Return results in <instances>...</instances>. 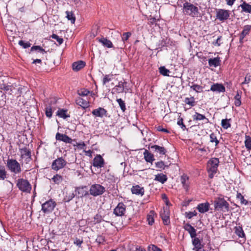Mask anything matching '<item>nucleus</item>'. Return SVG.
Listing matches in <instances>:
<instances>
[{
  "instance_id": "nucleus-1",
  "label": "nucleus",
  "mask_w": 251,
  "mask_h": 251,
  "mask_svg": "<svg viewBox=\"0 0 251 251\" xmlns=\"http://www.w3.org/2000/svg\"><path fill=\"white\" fill-rule=\"evenodd\" d=\"M183 11L184 14L193 17H198L199 14L198 8L188 2L183 3Z\"/></svg>"
},
{
  "instance_id": "nucleus-2",
  "label": "nucleus",
  "mask_w": 251,
  "mask_h": 251,
  "mask_svg": "<svg viewBox=\"0 0 251 251\" xmlns=\"http://www.w3.org/2000/svg\"><path fill=\"white\" fill-rule=\"evenodd\" d=\"M214 208L216 211H228L229 204L224 198L218 197L214 201Z\"/></svg>"
},
{
  "instance_id": "nucleus-3",
  "label": "nucleus",
  "mask_w": 251,
  "mask_h": 251,
  "mask_svg": "<svg viewBox=\"0 0 251 251\" xmlns=\"http://www.w3.org/2000/svg\"><path fill=\"white\" fill-rule=\"evenodd\" d=\"M7 167L11 173L15 174H19L22 172L21 165L16 159H8Z\"/></svg>"
},
{
  "instance_id": "nucleus-4",
  "label": "nucleus",
  "mask_w": 251,
  "mask_h": 251,
  "mask_svg": "<svg viewBox=\"0 0 251 251\" xmlns=\"http://www.w3.org/2000/svg\"><path fill=\"white\" fill-rule=\"evenodd\" d=\"M17 186L21 191L26 193H30L31 190V186L26 179L19 178L17 180Z\"/></svg>"
},
{
  "instance_id": "nucleus-5",
  "label": "nucleus",
  "mask_w": 251,
  "mask_h": 251,
  "mask_svg": "<svg viewBox=\"0 0 251 251\" xmlns=\"http://www.w3.org/2000/svg\"><path fill=\"white\" fill-rule=\"evenodd\" d=\"M105 191V188L99 184L92 185L89 190L90 194L94 197L102 195Z\"/></svg>"
},
{
  "instance_id": "nucleus-6",
  "label": "nucleus",
  "mask_w": 251,
  "mask_h": 251,
  "mask_svg": "<svg viewBox=\"0 0 251 251\" xmlns=\"http://www.w3.org/2000/svg\"><path fill=\"white\" fill-rule=\"evenodd\" d=\"M56 205V202L50 199L42 204V210L45 213H49L53 211Z\"/></svg>"
},
{
  "instance_id": "nucleus-7",
  "label": "nucleus",
  "mask_w": 251,
  "mask_h": 251,
  "mask_svg": "<svg viewBox=\"0 0 251 251\" xmlns=\"http://www.w3.org/2000/svg\"><path fill=\"white\" fill-rule=\"evenodd\" d=\"M219 161L217 158H212L207 163V171L209 173H216L217 171V167L219 165Z\"/></svg>"
},
{
  "instance_id": "nucleus-8",
  "label": "nucleus",
  "mask_w": 251,
  "mask_h": 251,
  "mask_svg": "<svg viewBox=\"0 0 251 251\" xmlns=\"http://www.w3.org/2000/svg\"><path fill=\"white\" fill-rule=\"evenodd\" d=\"M66 163V161L62 157H59L52 162L51 168L55 171H58L63 168Z\"/></svg>"
},
{
  "instance_id": "nucleus-9",
  "label": "nucleus",
  "mask_w": 251,
  "mask_h": 251,
  "mask_svg": "<svg viewBox=\"0 0 251 251\" xmlns=\"http://www.w3.org/2000/svg\"><path fill=\"white\" fill-rule=\"evenodd\" d=\"M160 216L163 220V224L165 225H168L170 223V211L167 207H163L160 211Z\"/></svg>"
},
{
  "instance_id": "nucleus-10",
  "label": "nucleus",
  "mask_w": 251,
  "mask_h": 251,
  "mask_svg": "<svg viewBox=\"0 0 251 251\" xmlns=\"http://www.w3.org/2000/svg\"><path fill=\"white\" fill-rule=\"evenodd\" d=\"M229 13L228 10L225 9H219L216 12V17L220 21H224L228 19Z\"/></svg>"
},
{
  "instance_id": "nucleus-11",
  "label": "nucleus",
  "mask_w": 251,
  "mask_h": 251,
  "mask_svg": "<svg viewBox=\"0 0 251 251\" xmlns=\"http://www.w3.org/2000/svg\"><path fill=\"white\" fill-rule=\"evenodd\" d=\"M21 157L25 158L26 163L29 162L31 160V152L27 148L20 149Z\"/></svg>"
},
{
  "instance_id": "nucleus-12",
  "label": "nucleus",
  "mask_w": 251,
  "mask_h": 251,
  "mask_svg": "<svg viewBox=\"0 0 251 251\" xmlns=\"http://www.w3.org/2000/svg\"><path fill=\"white\" fill-rule=\"evenodd\" d=\"M55 139L56 140L62 141L65 143H72L73 141L75 140H72L66 134H62L59 132H57L55 135Z\"/></svg>"
},
{
  "instance_id": "nucleus-13",
  "label": "nucleus",
  "mask_w": 251,
  "mask_h": 251,
  "mask_svg": "<svg viewBox=\"0 0 251 251\" xmlns=\"http://www.w3.org/2000/svg\"><path fill=\"white\" fill-rule=\"evenodd\" d=\"M126 211V206L125 204L122 203H119L118 205L115 207L114 210V213L118 216H122L124 215Z\"/></svg>"
},
{
  "instance_id": "nucleus-14",
  "label": "nucleus",
  "mask_w": 251,
  "mask_h": 251,
  "mask_svg": "<svg viewBox=\"0 0 251 251\" xmlns=\"http://www.w3.org/2000/svg\"><path fill=\"white\" fill-rule=\"evenodd\" d=\"M104 164V160L100 155H97L94 157L93 163L94 167L100 168L103 167Z\"/></svg>"
},
{
  "instance_id": "nucleus-15",
  "label": "nucleus",
  "mask_w": 251,
  "mask_h": 251,
  "mask_svg": "<svg viewBox=\"0 0 251 251\" xmlns=\"http://www.w3.org/2000/svg\"><path fill=\"white\" fill-rule=\"evenodd\" d=\"M210 90L218 93L224 92L226 91L225 86L221 83H214L210 88Z\"/></svg>"
},
{
  "instance_id": "nucleus-16",
  "label": "nucleus",
  "mask_w": 251,
  "mask_h": 251,
  "mask_svg": "<svg viewBox=\"0 0 251 251\" xmlns=\"http://www.w3.org/2000/svg\"><path fill=\"white\" fill-rule=\"evenodd\" d=\"M92 113L96 117H103L104 116H107V111L103 108L99 107L93 110Z\"/></svg>"
},
{
  "instance_id": "nucleus-17",
  "label": "nucleus",
  "mask_w": 251,
  "mask_h": 251,
  "mask_svg": "<svg viewBox=\"0 0 251 251\" xmlns=\"http://www.w3.org/2000/svg\"><path fill=\"white\" fill-rule=\"evenodd\" d=\"M184 228L189 232L192 238L196 236V230L190 224L187 223L185 224L184 226Z\"/></svg>"
},
{
  "instance_id": "nucleus-18",
  "label": "nucleus",
  "mask_w": 251,
  "mask_h": 251,
  "mask_svg": "<svg viewBox=\"0 0 251 251\" xmlns=\"http://www.w3.org/2000/svg\"><path fill=\"white\" fill-rule=\"evenodd\" d=\"M85 64V62L81 60L74 62L72 64L73 70L75 72H77L84 68Z\"/></svg>"
},
{
  "instance_id": "nucleus-19",
  "label": "nucleus",
  "mask_w": 251,
  "mask_h": 251,
  "mask_svg": "<svg viewBox=\"0 0 251 251\" xmlns=\"http://www.w3.org/2000/svg\"><path fill=\"white\" fill-rule=\"evenodd\" d=\"M150 148L152 149L154 152L159 153L160 154L164 155L167 152L166 150L163 147H160L158 145L151 146Z\"/></svg>"
},
{
  "instance_id": "nucleus-20",
  "label": "nucleus",
  "mask_w": 251,
  "mask_h": 251,
  "mask_svg": "<svg viewBox=\"0 0 251 251\" xmlns=\"http://www.w3.org/2000/svg\"><path fill=\"white\" fill-rule=\"evenodd\" d=\"M209 206L208 202L201 203L198 205L197 208L200 212L204 213L209 210Z\"/></svg>"
},
{
  "instance_id": "nucleus-21",
  "label": "nucleus",
  "mask_w": 251,
  "mask_h": 251,
  "mask_svg": "<svg viewBox=\"0 0 251 251\" xmlns=\"http://www.w3.org/2000/svg\"><path fill=\"white\" fill-rule=\"evenodd\" d=\"M131 192L133 194L142 196L144 194V189L143 187H141L139 185H137L132 187Z\"/></svg>"
},
{
  "instance_id": "nucleus-22",
  "label": "nucleus",
  "mask_w": 251,
  "mask_h": 251,
  "mask_svg": "<svg viewBox=\"0 0 251 251\" xmlns=\"http://www.w3.org/2000/svg\"><path fill=\"white\" fill-rule=\"evenodd\" d=\"M75 192L78 197L81 198L88 195V191L86 190V187H77L75 189Z\"/></svg>"
},
{
  "instance_id": "nucleus-23",
  "label": "nucleus",
  "mask_w": 251,
  "mask_h": 251,
  "mask_svg": "<svg viewBox=\"0 0 251 251\" xmlns=\"http://www.w3.org/2000/svg\"><path fill=\"white\" fill-rule=\"evenodd\" d=\"M220 60L219 57L210 58L208 59V64L210 67H217L220 65Z\"/></svg>"
},
{
  "instance_id": "nucleus-24",
  "label": "nucleus",
  "mask_w": 251,
  "mask_h": 251,
  "mask_svg": "<svg viewBox=\"0 0 251 251\" xmlns=\"http://www.w3.org/2000/svg\"><path fill=\"white\" fill-rule=\"evenodd\" d=\"M98 39L99 42L101 43L103 46L108 48H111L113 47V44L112 42L106 38L102 37Z\"/></svg>"
},
{
  "instance_id": "nucleus-25",
  "label": "nucleus",
  "mask_w": 251,
  "mask_h": 251,
  "mask_svg": "<svg viewBox=\"0 0 251 251\" xmlns=\"http://www.w3.org/2000/svg\"><path fill=\"white\" fill-rule=\"evenodd\" d=\"M144 155L146 161L148 162L152 163L154 160L153 155L147 150H146L144 152Z\"/></svg>"
},
{
  "instance_id": "nucleus-26",
  "label": "nucleus",
  "mask_w": 251,
  "mask_h": 251,
  "mask_svg": "<svg viewBox=\"0 0 251 251\" xmlns=\"http://www.w3.org/2000/svg\"><path fill=\"white\" fill-rule=\"evenodd\" d=\"M125 84H126V82L125 81H120L118 83V85H116L115 87V90L117 93H121L124 92L125 88L124 85Z\"/></svg>"
},
{
  "instance_id": "nucleus-27",
  "label": "nucleus",
  "mask_w": 251,
  "mask_h": 251,
  "mask_svg": "<svg viewBox=\"0 0 251 251\" xmlns=\"http://www.w3.org/2000/svg\"><path fill=\"white\" fill-rule=\"evenodd\" d=\"M240 7L242 8V11L246 13H251V5L247 3L246 2L244 1L240 5Z\"/></svg>"
},
{
  "instance_id": "nucleus-28",
  "label": "nucleus",
  "mask_w": 251,
  "mask_h": 251,
  "mask_svg": "<svg viewBox=\"0 0 251 251\" xmlns=\"http://www.w3.org/2000/svg\"><path fill=\"white\" fill-rule=\"evenodd\" d=\"M154 180L161 182L162 184H163L167 181V176L166 175L163 174H157L155 176Z\"/></svg>"
},
{
  "instance_id": "nucleus-29",
  "label": "nucleus",
  "mask_w": 251,
  "mask_h": 251,
  "mask_svg": "<svg viewBox=\"0 0 251 251\" xmlns=\"http://www.w3.org/2000/svg\"><path fill=\"white\" fill-rule=\"evenodd\" d=\"M251 29V25H247L244 27V29L241 32V34L240 36V40L243 39L244 37L249 34L250 30Z\"/></svg>"
},
{
  "instance_id": "nucleus-30",
  "label": "nucleus",
  "mask_w": 251,
  "mask_h": 251,
  "mask_svg": "<svg viewBox=\"0 0 251 251\" xmlns=\"http://www.w3.org/2000/svg\"><path fill=\"white\" fill-rule=\"evenodd\" d=\"M76 103L83 108H86L89 106V103L87 100H83L81 98H78L76 100Z\"/></svg>"
},
{
  "instance_id": "nucleus-31",
  "label": "nucleus",
  "mask_w": 251,
  "mask_h": 251,
  "mask_svg": "<svg viewBox=\"0 0 251 251\" xmlns=\"http://www.w3.org/2000/svg\"><path fill=\"white\" fill-rule=\"evenodd\" d=\"M193 119L194 121L206 120L207 122L208 121V119L206 118L204 115L200 114L198 112H196L195 114L193 116Z\"/></svg>"
},
{
  "instance_id": "nucleus-32",
  "label": "nucleus",
  "mask_w": 251,
  "mask_h": 251,
  "mask_svg": "<svg viewBox=\"0 0 251 251\" xmlns=\"http://www.w3.org/2000/svg\"><path fill=\"white\" fill-rule=\"evenodd\" d=\"M7 177V172L5 167L0 165V180H4Z\"/></svg>"
},
{
  "instance_id": "nucleus-33",
  "label": "nucleus",
  "mask_w": 251,
  "mask_h": 251,
  "mask_svg": "<svg viewBox=\"0 0 251 251\" xmlns=\"http://www.w3.org/2000/svg\"><path fill=\"white\" fill-rule=\"evenodd\" d=\"M66 13L67 19L71 21L72 24H74L75 21V17L73 12L67 11Z\"/></svg>"
},
{
  "instance_id": "nucleus-34",
  "label": "nucleus",
  "mask_w": 251,
  "mask_h": 251,
  "mask_svg": "<svg viewBox=\"0 0 251 251\" xmlns=\"http://www.w3.org/2000/svg\"><path fill=\"white\" fill-rule=\"evenodd\" d=\"M67 110L65 109H59L57 112V115L63 119H66L67 117H69L70 115L67 114Z\"/></svg>"
},
{
  "instance_id": "nucleus-35",
  "label": "nucleus",
  "mask_w": 251,
  "mask_h": 251,
  "mask_svg": "<svg viewBox=\"0 0 251 251\" xmlns=\"http://www.w3.org/2000/svg\"><path fill=\"white\" fill-rule=\"evenodd\" d=\"M188 179H189V177L186 175H182L181 176V179H180L181 183L182 184L184 189H187V188L188 187V184L187 183Z\"/></svg>"
},
{
  "instance_id": "nucleus-36",
  "label": "nucleus",
  "mask_w": 251,
  "mask_h": 251,
  "mask_svg": "<svg viewBox=\"0 0 251 251\" xmlns=\"http://www.w3.org/2000/svg\"><path fill=\"white\" fill-rule=\"evenodd\" d=\"M51 179L54 183L59 184L62 182L63 179L61 176L56 174L53 176Z\"/></svg>"
},
{
  "instance_id": "nucleus-37",
  "label": "nucleus",
  "mask_w": 251,
  "mask_h": 251,
  "mask_svg": "<svg viewBox=\"0 0 251 251\" xmlns=\"http://www.w3.org/2000/svg\"><path fill=\"white\" fill-rule=\"evenodd\" d=\"M193 239L192 243L195 247V249H197L201 247H203L201 244L200 240L198 238L196 237V236Z\"/></svg>"
},
{
  "instance_id": "nucleus-38",
  "label": "nucleus",
  "mask_w": 251,
  "mask_h": 251,
  "mask_svg": "<svg viewBox=\"0 0 251 251\" xmlns=\"http://www.w3.org/2000/svg\"><path fill=\"white\" fill-rule=\"evenodd\" d=\"M236 198L240 201L242 204L247 205L249 203V201L244 199V196L240 193L237 192Z\"/></svg>"
},
{
  "instance_id": "nucleus-39",
  "label": "nucleus",
  "mask_w": 251,
  "mask_h": 251,
  "mask_svg": "<svg viewBox=\"0 0 251 251\" xmlns=\"http://www.w3.org/2000/svg\"><path fill=\"white\" fill-rule=\"evenodd\" d=\"M185 103L191 106H194L195 105V98L194 97L190 98H186L184 100Z\"/></svg>"
},
{
  "instance_id": "nucleus-40",
  "label": "nucleus",
  "mask_w": 251,
  "mask_h": 251,
  "mask_svg": "<svg viewBox=\"0 0 251 251\" xmlns=\"http://www.w3.org/2000/svg\"><path fill=\"white\" fill-rule=\"evenodd\" d=\"M231 119H223L222 120L221 122V125L222 126L224 129H227L228 128L230 127L231 126V124L229 123V121H230Z\"/></svg>"
},
{
  "instance_id": "nucleus-41",
  "label": "nucleus",
  "mask_w": 251,
  "mask_h": 251,
  "mask_svg": "<svg viewBox=\"0 0 251 251\" xmlns=\"http://www.w3.org/2000/svg\"><path fill=\"white\" fill-rule=\"evenodd\" d=\"M30 50L31 51L33 50H38V52H41L43 55L47 53V51L40 46H33L31 47Z\"/></svg>"
},
{
  "instance_id": "nucleus-42",
  "label": "nucleus",
  "mask_w": 251,
  "mask_h": 251,
  "mask_svg": "<svg viewBox=\"0 0 251 251\" xmlns=\"http://www.w3.org/2000/svg\"><path fill=\"white\" fill-rule=\"evenodd\" d=\"M154 212L153 211H151L150 212V214L147 216V221L149 225H152L154 223Z\"/></svg>"
},
{
  "instance_id": "nucleus-43",
  "label": "nucleus",
  "mask_w": 251,
  "mask_h": 251,
  "mask_svg": "<svg viewBox=\"0 0 251 251\" xmlns=\"http://www.w3.org/2000/svg\"><path fill=\"white\" fill-rule=\"evenodd\" d=\"M116 101L118 103L121 110L124 112L126 110V104L124 101L121 99H117Z\"/></svg>"
},
{
  "instance_id": "nucleus-44",
  "label": "nucleus",
  "mask_w": 251,
  "mask_h": 251,
  "mask_svg": "<svg viewBox=\"0 0 251 251\" xmlns=\"http://www.w3.org/2000/svg\"><path fill=\"white\" fill-rule=\"evenodd\" d=\"M245 144L247 149L251 150V137H250L249 136H246Z\"/></svg>"
},
{
  "instance_id": "nucleus-45",
  "label": "nucleus",
  "mask_w": 251,
  "mask_h": 251,
  "mask_svg": "<svg viewBox=\"0 0 251 251\" xmlns=\"http://www.w3.org/2000/svg\"><path fill=\"white\" fill-rule=\"evenodd\" d=\"M160 73L164 76H169L168 73L169 70L167 69L165 67L161 66L159 68Z\"/></svg>"
},
{
  "instance_id": "nucleus-46",
  "label": "nucleus",
  "mask_w": 251,
  "mask_h": 251,
  "mask_svg": "<svg viewBox=\"0 0 251 251\" xmlns=\"http://www.w3.org/2000/svg\"><path fill=\"white\" fill-rule=\"evenodd\" d=\"M155 166L156 168L161 169H164L165 167H168V165H165L163 161H158L155 162Z\"/></svg>"
},
{
  "instance_id": "nucleus-47",
  "label": "nucleus",
  "mask_w": 251,
  "mask_h": 251,
  "mask_svg": "<svg viewBox=\"0 0 251 251\" xmlns=\"http://www.w3.org/2000/svg\"><path fill=\"white\" fill-rule=\"evenodd\" d=\"M190 88L196 92L199 93L202 91V88L201 86L198 84H194L190 86Z\"/></svg>"
},
{
  "instance_id": "nucleus-48",
  "label": "nucleus",
  "mask_w": 251,
  "mask_h": 251,
  "mask_svg": "<svg viewBox=\"0 0 251 251\" xmlns=\"http://www.w3.org/2000/svg\"><path fill=\"white\" fill-rule=\"evenodd\" d=\"M148 251H162V250L154 245H150L148 248Z\"/></svg>"
},
{
  "instance_id": "nucleus-49",
  "label": "nucleus",
  "mask_w": 251,
  "mask_h": 251,
  "mask_svg": "<svg viewBox=\"0 0 251 251\" xmlns=\"http://www.w3.org/2000/svg\"><path fill=\"white\" fill-rule=\"evenodd\" d=\"M90 93V92L89 91L85 89H81L77 92L78 94L80 96H86Z\"/></svg>"
},
{
  "instance_id": "nucleus-50",
  "label": "nucleus",
  "mask_w": 251,
  "mask_h": 251,
  "mask_svg": "<svg viewBox=\"0 0 251 251\" xmlns=\"http://www.w3.org/2000/svg\"><path fill=\"white\" fill-rule=\"evenodd\" d=\"M210 142H212V143L215 142L216 146H217L219 144V142L217 140L216 136L214 133H212L210 135Z\"/></svg>"
},
{
  "instance_id": "nucleus-51",
  "label": "nucleus",
  "mask_w": 251,
  "mask_h": 251,
  "mask_svg": "<svg viewBox=\"0 0 251 251\" xmlns=\"http://www.w3.org/2000/svg\"><path fill=\"white\" fill-rule=\"evenodd\" d=\"M51 37L52 39H55L59 45H61L63 42V38L59 37L56 34H53Z\"/></svg>"
},
{
  "instance_id": "nucleus-52",
  "label": "nucleus",
  "mask_w": 251,
  "mask_h": 251,
  "mask_svg": "<svg viewBox=\"0 0 251 251\" xmlns=\"http://www.w3.org/2000/svg\"><path fill=\"white\" fill-rule=\"evenodd\" d=\"M46 115L49 118H50L52 116V109L50 106H47L46 108Z\"/></svg>"
},
{
  "instance_id": "nucleus-53",
  "label": "nucleus",
  "mask_w": 251,
  "mask_h": 251,
  "mask_svg": "<svg viewBox=\"0 0 251 251\" xmlns=\"http://www.w3.org/2000/svg\"><path fill=\"white\" fill-rule=\"evenodd\" d=\"M19 44L20 46H22L24 49H26V48L29 47L31 45L30 43H29V42L25 43L23 40L19 41Z\"/></svg>"
},
{
  "instance_id": "nucleus-54",
  "label": "nucleus",
  "mask_w": 251,
  "mask_h": 251,
  "mask_svg": "<svg viewBox=\"0 0 251 251\" xmlns=\"http://www.w3.org/2000/svg\"><path fill=\"white\" fill-rule=\"evenodd\" d=\"M236 233L238 236L240 237H243L245 236V233L241 227L236 228Z\"/></svg>"
},
{
  "instance_id": "nucleus-55",
  "label": "nucleus",
  "mask_w": 251,
  "mask_h": 251,
  "mask_svg": "<svg viewBox=\"0 0 251 251\" xmlns=\"http://www.w3.org/2000/svg\"><path fill=\"white\" fill-rule=\"evenodd\" d=\"M197 214L196 211L193 212H185V215L188 219H191L193 216H196Z\"/></svg>"
},
{
  "instance_id": "nucleus-56",
  "label": "nucleus",
  "mask_w": 251,
  "mask_h": 251,
  "mask_svg": "<svg viewBox=\"0 0 251 251\" xmlns=\"http://www.w3.org/2000/svg\"><path fill=\"white\" fill-rule=\"evenodd\" d=\"M112 75H107L104 76L103 79V84H105L107 82H109L111 80Z\"/></svg>"
},
{
  "instance_id": "nucleus-57",
  "label": "nucleus",
  "mask_w": 251,
  "mask_h": 251,
  "mask_svg": "<svg viewBox=\"0 0 251 251\" xmlns=\"http://www.w3.org/2000/svg\"><path fill=\"white\" fill-rule=\"evenodd\" d=\"M131 35V33L129 32L124 33L123 34L122 41L124 42L125 41L127 40Z\"/></svg>"
},
{
  "instance_id": "nucleus-58",
  "label": "nucleus",
  "mask_w": 251,
  "mask_h": 251,
  "mask_svg": "<svg viewBox=\"0 0 251 251\" xmlns=\"http://www.w3.org/2000/svg\"><path fill=\"white\" fill-rule=\"evenodd\" d=\"M102 220L101 216L100 215L97 214L94 217V224H98L101 222Z\"/></svg>"
},
{
  "instance_id": "nucleus-59",
  "label": "nucleus",
  "mask_w": 251,
  "mask_h": 251,
  "mask_svg": "<svg viewBox=\"0 0 251 251\" xmlns=\"http://www.w3.org/2000/svg\"><path fill=\"white\" fill-rule=\"evenodd\" d=\"M75 195L73 193H72L69 194V196H66L64 198V200H65L66 201L68 202L72 200L75 197Z\"/></svg>"
},
{
  "instance_id": "nucleus-60",
  "label": "nucleus",
  "mask_w": 251,
  "mask_h": 251,
  "mask_svg": "<svg viewBox=\"0 0 251 251\" xmlns=\"http://www.w3.org/2000/svg\"><path fill=\"white\" fill-rule=\"evenodd\" d=\"M177 124L178 125L181 126V127L183 130H185V129L186 128V126L183 124L182 118L179 119L177 121Z\"/></svg>"
},
{
  "instance_id": "nucleus-61",
  "label": "nucleus",
  "mask_w": 251,
  "mask_h": 251,
  "mask_svg": "<svg viewBox=\"0 0 251 251\" xmlns=\"http://www.w3.org/2000/svg\"><path fill=\"white\" fill-rule=\"evenodd\" d=\"M74 146L77 147L79 149H83L86 145L82 142L81 143H76V144H74Z\"/></svg>"
},
{
  "instance_id": "nucleus-62",
  "label": "nucleus",
  "mask_w": 251,
  "mask_h": 251,
  "mask_svg": "<svg viewBox=\"0 0 251 251\" xmlns=\"http://www.w3.org/2000/svg\"><path fill=\"white\" fill-rule=\"evenodd\" d=\"M157 130L158 131H162V132H167V133L169 132V131L168 130V129L163 128V127L160 126L157 127Z\"/></svg>"
},
{
  "instance_id": "nucleus-63",
  "label": "nucleus",
  "mask_w": 251,
  "mask_h": 251,
  "mask_svg": "<svg viewBox=\"0 0 251 251\" xmlns=\"http://www.w3.org/2000/svg\"><path fill=\"white\" fill-rule=\"evenodd\" d=\"M82 243H83V240H80L79 239H76V240L74 241V244L79 247H80V246Z\"/></svg>"
},
{
  "instance_id": "nucleus-64",
  "label": "nucleus",
  "mask_w": 251,
  "mask_h": 251,
  "mask_svg": "<svg viewBox=\"0 0 251 251\" xmlns=\"http://www.w3.org/2000/svg\"><path fill=\"white\" fill-rule=\"evenodd\" d=\"M226 0V4L229 6L232 5L235 1V0Z\"/></svg>"
}]
</instances>
